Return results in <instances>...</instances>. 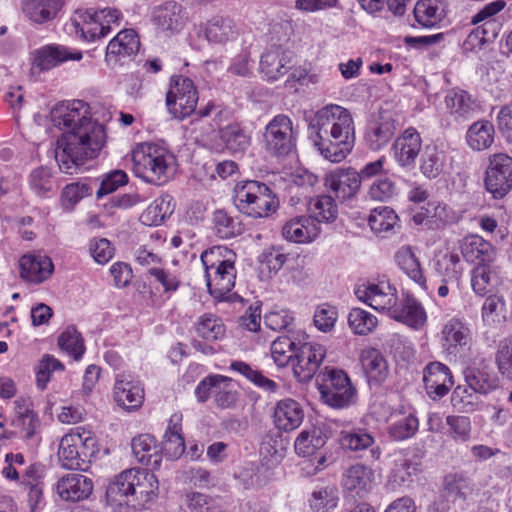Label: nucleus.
Listing matches in <instances>:
<instances>
[{"label": "nucleus", "instance_id": "40", "mask_svg": "<svg viewBox=\"0 0 512 512\" xmlns=\"http://www.w3.org/2000/svg\"><path fill=\"white\" fill-rule=\"evenodd\" d=\"M361 363L370 382L380 384L387 377V362L377 349L364 350L361 355Z\"/></svg>", "mask_w": 512, "mask_h": 512}, {"label": "nucleus", "instance_id": "46", "mask_svg": "<svg viewBox=\"0 0 512 512\" xmlns=\"http://www.w3.org/2000/svg\"><path fill=\"white\" fill-rule=\"evenodd\" d=\"M445 104L452 115L461 118H468L470 113L475 110V103L471 100L470 95L460 89H452L445 96Z\"/></svg>", "mask_w": 512, "mask_h": 512}, {"label": "nucleus", "instance_id": "62", "mask_svg": "<svg viewBox=\"0 0 512 512\" xmlns=\"http://www.w3.org/2000/svg\"><path fill=\"white\" fill-rule=\"evenodd\" d=\"M169 202L165 198L155 199L140 215L139 220L146 226H157L168 213Z\"/></svg>", "mask_w": 512, "mask_h": 512}, {"label": "nucleus", "instance_id": "17", "mask_svg": "<svg viewBox=\"0 0 512 512\" xmlns=\"http://www.w3.org/2000/svg\"><path fill=\"white\" fill-rule=\"evenodd\" d=\"M293 55L281 46L268 48L260 59V72L267 81H276L290 69Z\"/></svg>", "mask_w": 512, "mask_h": 512}, {"label": "nucleus", "instance_id": "18", "mask_svg": "<svg viewBox=\"0 0 512 512\" xmlns=\"http://www.w3.org/2000/svg\"><path fill=\"white\" fill-rule=\"evenodd\" d=\"M55 490L62 500L77 502L90 496L93 491V482L85 475L69 473L57 481Z\"/></svg>", "mask_w": 512, "mask_h": 512}, {"label": "nucleus", "instance_id": "28", "mask_svg": "<svg viewBox=\"0 0 512 512\" xmlns=\"http://www.w3.org/2000/svg\"><path fill=\"white\" fill-rule=\"evenodd\" d=\"M132 452L139 463L156 469L161 464V450L154 436L141 434L134 437L131 443Z\"/></svg>", "mask_w": 512, "mask_h": 512}, {"label": "nucleus", "instance_id": "29", "mask_svg": "<svg viewBox=\"0 0 512 512\" xmlns=\"http://www.w3.org/2000/svg\"><path fill=\"white\" fill-rule=\"evenodd\" d=\"M399 269L422 290H427V281L423 273L419 259L416 257L411 247H401L394 256Z\"/></svg>", "mask_w": 512, "mask_h": 512}, {"label": "nucleus", "instance_id": "24", "mask_svg": "<svg viewBox=\"0 0 512 512\" xmlns=\"http://www.w3.org/2000/svg\"><path fill=\"white\" fill-rule=\"evenodd\" d=\"M134 468L124 470L115 476L106 489V498L110 505H129L133 498Z\"/></svg>", "mask_w": 512, "mask_h": 512}, {"label": "nucleus", "instance_id": "11", "mask_svg": "<svg viewBox=\"0 0 512 512\" xmlns=\"http://www.w3.org/2000/svg\"><path fill=\"white\" fill-rule=\"evenodd\" d=\"M485 174L486 189L495 198L504 197L512 188V158L502 153L493 155Z\"/></svg>", "mask_w": 512, "mask_h": 512}, {"label": "nucleus", "instance_id": "54", "mask_svg": "<svg viewBox=\"0 0 512 512\" xmlns=\"http://www.w3.org/2000/svg\"><path fill=\"white\" fill-rule=\"evenodd\" d=\"M348 324L355 334L367 335L377 327L378 320L364 309L353 308L348 315Z\"/></svg>", "mask_w": 512, "mask_h": 512}, {"label": "nucleus", "instance_id": "48", "mask_svg": "<svg viewBox=\"0 0 512 512\" xmlns=\"http://www.w3.org/2000/svg\"><path fill=\"white\" fill-rule=\"evenodd\" d=\"M397 214L387 206H379L371 210L368 224L376 234H384L392 231L397 224Z\"/></svg>", "mask_w": 512, "mask_h": 512}, {"label": "nucleus", "instance_id": "1", "mask_svg": "<svg viewBox=\"0 0 512 512\" xmlns=\"http://www.w3.org/2000/svg\"><path fill=\"white\" fill-rule=\"evenodd\" d=\"M51 121L63 130L55 159L61 172L73 175L87 160L96 158L106 143L102 124L92 119L90 106L82 100L59 103L51 110Z\"/></svg>", "mask_w": 512, "mask_h": 512}, {"label": "nucleus", "instance_id": "44", "mask_svg": "<svg viewBox=\"0 0 512 512\" xmlns=\"http://www.w3.org/2000/svg\"><path fill=\"white\" fill-rule=\"evenodd\" d=\"M461 250L464 259L471 264H475L471 271V287L473 291L478 295V270L480 267V262H477L480 259V240L478 235L471 234L466 236L463 239Z\"/></svg>", "mask_w": 512, "mask_h": 512}, {"label": "nucleus", "instance_id": "25", "mask_svg": "<svg viewBox=\"0 0 512 512\" xmlns=\"http://www.w3.org/2000/svg\"><path fill=\"white\" fill-rule=\"evenodd\" d=\"M320 229L308 216H295L282 227L284 239L294 243H306L313 241L319 234Z\"/></svg>", "mask_w": 512, "mask_h": 512}, {"label": "nucleus", "instance_id": "63", "mask_svg": "<svg viewBox=\"0 0 512 512\" xmlns=\"http://www.w3.org/2000/svg\"><path fill=\"white\" fill-rule=\"evenodd\" d=\"M337 318V308L324 303L316 307L313 322L319 331L327 333L334 328Z\"/></svg>", "mask_w": 512, "mask_h": 512}, {"label": "nucleus", "instance_id": "59", "mask_svg": "<svg viewBox=\"0 0 512 512\" xmlns=\"http://www.w3.org/2000/svg\"><path fill=\"white\" fill-rule=\"evenodd\" d=\"M443 491L453 500L465 498L471 491L470 480L461 474H448L444 477Z\"/></svg>", "mask_w": 512, "mask_h": 512}, {"label": "nucleus", "instance_id": "9", "mask_svg": "<svg viewBox=\"0 0 512 512\" xmlns=\"http://www.w3.org/2000/svg\"><path fill=\"white\" fill-rule=\"evenodd\" d=\"M267 152L275 156L288 155L295 146L293 123L289 116L276 115L265 127L263 134Z\"/></svg>", "mask_w": 512, "mask_h": 512}, {"label": "nucleus", "instance_id": "19", "mask_svg": "<svg viewBox=\"0 0 512 512\" xmlns=\"http://www.w3.org/2000/svg\"><path fill=\"white\" fill-rule=\"evenodd\" d=\"M396 129L395 119L388 113H380L368 124L365 142L371 150H381L393 138Z\"/></svg>", "mask_w": 512, "mask_h": 512}, {"label": "nucleus", "instance_id": "61", "mask_svg": "<svg viewBox=\"0 0 512 512\" xmlns=\"http://www.w3.org/2000/svg\"><path fill=\"white\" fill-rule=\"evenodd\" d=\"M495 363L499 373L503 377L512 380V336L499 342Z\"/></svg>", "mask_w": 512, "mask_h": 512}, {"label": "nucleus", "instance_id": "64", "mask_svg": "<svg viewBox=\"0 0 512 512\" xmlns=\"http://www.w3.org/2000/svg\"><path fill=\"white\" fill-rule=\"evenodd\" d=\"M419 422L414 415H408L389 426V435L397 441L413 436L418 430Z\"/></svg>", "mask_w": 512, "mask_h": 512}, {"label": "nucleus", "instance_id": "26", "mask_svg": "<svg viewBox=\"0 0 512 512\" xmlns=\"http://www.w3.org/2000/svg\"><path fill=\"white\" fill-rule=\"evenodd\" d=\"M273 417L276 427L287 432L301 425L304 411L297 401L286 398L277 402Z\"/></svg>", "mask_w": 512, "mask_h": 512}, {"label": "nucleus", "instance_id": "51", "mask_svg": "<svg viewBox=\"0 0 512 512\" xmlns=\"http://www.w3.org/2000/svg\"><path fill=\"white\" fill-rule=\"evenodd\" d=\"M214 230L221 239H231L240 235L243 227L236 218L227 214L224 210H217L213 214Z\"/></svg>", "mask_w": 512, "mask_h": 512}, {"label": "nucleus", "instance_id": "32", "mask_svg": "<svg viewBox=\"0 0 512 512\" xmlns=\"http://www.w3.org/2000/svg\"><path fill=\"white\" fill-rule=\"evenodd\" d=\"M155 19L162 30L176 32L183 29L188 16L182 5L168 1L159 7Z\"/></svg>", "mask_w": 512, "mask_h": 512}, {"label": "nucleus", "instance_id": "38", "mask_svg": "<svg viewBox=\"0 0 512 512\" xmlns=\"http://www.w3.org/2000/svg\"><path fill=\"white\" fill-rule=\"evenodd\" d=\"M181 416L174 414L169 420L164 434L162 451L170 459L179 458L185 451L184 438L181 435Z\"/></svg>", "mask_w": 512, "mask_h": 512}, {"label": "nucleus", "instance_id": "57", "mask_svg": "<svg viewBox=\"0 0 512 512\" xmlns=\"http://www.w3.org/2000/svg\"><path fill=\"white\" fill-rule=\"evenodd\" d=\"M58 345L62 350L73 356L75 360H79L85 351L81 334L73 326L67 327L60 334L58 337Z\"/></svg>", "mask_w": 512, "mask_h": 512}, {"label": "nucleus", "instance_id": "34", "mask_svg": "<svg viewBox=\"0 0 512 512\" xmlns=\"http://www.w3.org/2000/svg\"><path fill=\"white\" fill-rule=\"evenodd\" d=\"M421 471V463L404 457L394 461L388 477V486L396 490L400 487H407L413 481L414 477Z\"/></svg>", "mask_w": 512, "mask_h": 512}, {"label": "nucleus", "instance_id": "21", "mask_svg": "<svg viewBox=\"0 0 512 512\" xmlns=\"http://www.w3.org/2000/svg\"><path fill=\"white\" fill-rule=\"evenodd\" d=\"M423 381L433 399L445 396L454 384L450 369L440 362H432L425 368Z\"/></svg>", "mask_w": 512, "mask_h": 512}, {"label": "nucleus", "instance_id": "41", "mask_svg": "<svg viewBox=\"0 0 512 512\" xmlns=\"http://www.w3.org/2000/svg\"><path fill=\"white\" fill-rule=\"evenodd\" d=\"M204 32L209 42L224 43L235 38L238 31L232 19L215 16L208 21Z\"/></svg>", "mask_w": 512, "mask_h": 512}, {"label": "nucleus", "instance_id": "35", "mask_svg": "<svg viewBox=\"0 0 512 512\" xmlns=\"http://www.w3.org/2000/svg\"><path fill=\"white\" fill-rule=\"evenodd\" d=\"M62 0H23L24 14L35 23L52 20L61 9Z\"/></svg>", "mask_w": 512, "mask_h": 512}, {"label": "nucleus", "instance_id": "4", "mask_svg": "<svg viewBox=\"0 0 512 512\" xmlns=\"http://www.w3.org/2000/svg\"><path fill=\"white\" fill-rule=\"evenodd\" d=\"M131 157L135 175L148 183H165L173 171L174 156L158 145L138 144Z\"/></svg>", "mask_w": 512, "mask_h": 512}, {"label": "nucleus", "instance_id": "56", "mask_svg": "<svg viewBox=\"0 0 512 512\" xmlns=\"http://www.w3.org/2000/svg\"><path fill=\"white\" fill-rule=\"evenodd\" d=\"M222 381H217L214 391V403L218 408L230 409L238 401L239 393L233 388L232 379L222 375Z\"/></svg>", "mask_w": 512, "mask_h": 512}, {"label": "nucleus", "instance_id": "30", "mask_svg": "<svg viewBox=\"0 0 512 512\" xmlns=\"http://www.w3.org/2000/svg\"><path fill=\"white\" fill-rule=\"evenodd\" d=\"M373 479L374 473L371 468L356 464L345 471L342 482L345 489L362 497L371 490Z\"/></svg>", "mask_w": 512, "mask_h": 512}, {"label": "nucleus", "instance_id": "27", "mask_svg": "<svg viewBox=\"0 0 512 512\" xmlns=\"http://www.w3.org/2000/svg\"><path fill=\"white\" fill-rule=\"evenodd\" d=\"M389 315L393 319L416 329L422 327L427 320L422 305L410 295H407L399 306L395 304Z\"/></svg>", "mask_w": 512, "mask_h": 512}, {"label": "nucleus", "instance_id": "13", "mask_svg": "<svg viewBox=\"0 0 512 512\" xmlns=\"http://www.w3.org/2000/svg\"><path fill=\"white\" fill-rule=\"evenodd\" d=\"M324 185L336 199L341 201L355 197L361 187L358 171L351 167L338 168L326 174Z\"/></svg>", "mask_w": 512, "mask_h": 512}, {"label": "nucleus", "instance_id": "8", "mask_svg": "<svg viewBox=\"0 0 512 512\" xmlns=\"http://www.w3.org/2000/svg\"><path fill=\"white\" fill-rule=\"evenodd\" d=\"M198 99L197 88L190 78L183 75L170 78L166 107L173 118L182 120L194 113Z\"/></svg>", "mask_w": 512, "mask_h": 512}, {"label": "nucleus", "instance_id": "16", "mask_svg": "<svg viewBox=\"0 0 512 512\" xmlns=\"http://www.w3.org/2000/svg\"><path fill=\"white\" fill-rule=\"evenodd\" d=\"M114 399L119 406L128 411L137 410L143 404L144 389L130 374L120 373L114 384Z\"/></svg>", "mask_w": 512, "mask_h": 512}, {"label": "nucleus", "instance_id": "31", "mask_svg": "<svg viewBox=\"0 0 512 512\" xmlns=\"http://www.w3.org/2000/svg\"><path fill=\"white\" fill-rule=\"evenodd\" d=\"M301 338H307V336L305 333L297 332L279 336L272 342L271 356L277 366L285 367L290 362L293 364Z\"/></svg>", "mask_w": 512, "mask_h": 512}, {"label": "nucleus", "instance_id": "43", "mask_svg": "<svg viewBox=\"0 0 512 512\" xmlns=\"http://www.w3.org/2000/svg\"><path fill=\"white\" fill-rule=\"evenodd\" d=\"M326 443V436L318 428L303 430L295 440V451L298 455L307 457L316 453Z\"/></svg>", "mask_w": 512, "mask_h": 512}, {"label": "nucleus", "instance_id": "20", "mask_svg": "<svg viewBox=\"0 0 512 512\" xmlns=\"http://www.w3.org/2000/svg\"><path fill=\"white\" fill-rule=\"evenodd\" d=\"M82 53L67 46L50 44L34 52L33 65L40 71L50 70L68 60H80Z\"/></svg>", "mask_w": 512, "mask_h": 512}, {"label": "nucleus", "instance_id": "45", "mask_svg": "<svg viewBox=\"0 0 512 512\" xmlns=\"http://www.w3.org/2000/svg\"><path fill=\"white\" fill-rule=\"evenodd\" d=\"M444 346L457 347L466 346L471 339L470 329L459 319H450L442 329Z\"/></svg>", "mask_w": 512, "mask_h": 512}, {"label": "nucleus", "instance_id": "2", "mask_svg": "<svg viewBox=\"0 0 512 512\" xmlns=\"http://www.w3.org/2000/svg\"><path fill=\"white\" fill-rule=\"evenodd\" d=\"M309 136L326 159L335 163L342 161L355 141L351 113L336 104L321 108L310 121Z\"/></svg>", "mask_w": 512, "mask_h": 512}, {"label": "nucleus", "instance_id": "15", "mask_svg": "<svg viewBox=\"0 0 512 512\" xmlns=\"http://www.w3.org/2000/svg\"><path fill=\"white\" fill-rule=\"evenodd\" d=\"M465 384L455 388L451 396L454 408L462 412L475 411L480 399V382L475 368L468 367L464 370Z\"/></svg>", "mask_w": 512, "mask_h": 512}, {"label": "nucleus", "instance_id": "12", "mask_svg": "<svg viewBox=\"0 0 512 512\" xmlns=\"http://www.w3.org/2000/svg\"><path fill=\"white\" fill-rule=\"evenodd\" d=\"M357 298L378 311H387L389 314L397 304L396 288L388 281H368L358 285L355 289Z\"/></svg>", "mask_w": 512, "mask_h": 512}, {"label": "nucleus", "instance_id": "39", "mask_svg": "<svg viewBox=\"0 0 512 512\" xmlns=\"http://www.w3.org/2000/svg\"><path fill=\"white\" fill-rule=\"evenodd\" d=\"M140 48L138 35L133 29H125L109 42L106 49V56H131L136 54Z\"/></svg>", "mask_w": 512, "mask_h": 512}, {"label": "nucleus", "instance_id": "6", "mask_svg": "<svg viewBox=\"0 0 512 512\" xmlns=\"http://www.w3.org/2000/svg\"><path fill=\"white\" fill-rule=\"evenodd\" d=\"M96 440L91 431L83 427L71 429L59 444L58 459L62 467L70 470H85L86 458L95 451Z\"/></svg>", "mask_w": 512, "mask_h": 512}, {"label": "nucleus", "instance_id": "36", "mask_svg": "<svg viewBox=\"0 0 512 512\" xmlns=\"http://www.w3.org/2000/svg\"><path fill=\"white\" fill-rule=\"evenodd\" d=\"M309 218L317 223H332L338 217V206L331 195L312 197L308 203Z\"/></svg>", "mask_w": 512, "mask_h": 512}, {"label": "nucleus", "instance_id": "23", "mask_svg": "<svg viewBox=\"0 0 512 512\" xmlns=\"http://www.w3.org/2000/svg\"><path fill=\"white\" fill-rule=\"evenodd\" d=\"M21 278L39 284L47 280L54 270L52 260L41 254H25L19 260Z\"/></svg>", "mask_w": 512, "mask_h": 512}, {"label": "nucleus", "instance_id": "7", "mask_svg": "<svg viewBox=\"0 0 512 512\" xmlns=\"http://www.w3.org/2000/svg\"><path fill=\"white\" fill-rule=\"evenodd\" d=\"M317 381L321 399L327 405L344 408L354 402L356 390L343 370L325 367Z\"/></svg>", "mask_w": 512, "mask_h": 512}, {"label": "nucleus", "instance_id": "33", "mask_svg": "<svg viewBox=\"0 0 512 512\" xmlns=\"http://www.w3.org/2000/svg\"><path fill=\"white\" fill-rule=\"evenodd\" d=\"M102 19V14L87 11L79 15V20H74L76 32L80 33L81 37L88 41H95L105 37L110 32L111 27L105 25Z\"/></svg>", "mask_w": 512, "mask_h": 512}, {"label": "nucleus", "instance_id": "60", "mask_svg": "<svg viewBox=\"0 0 512 512\" xmlns=\"http://www.w3.org/2000/svg\"><path fill=\"white\" fill-rule=\"evenodd\" d=\"M293 323V314L283 308H274L264 316V324L273 331L286 330L289 334H292L294 333L292 331Z\"/></svg>", "mask_w": 512, "mask_h": 512}, {"label": "nucleus", "instance_id": "52", "mask_svg": "<svg viewBox=\"0 0 512 512\" xmlns=\"http://www.w3.org/2000/svg\"><path fill=\"white\" fill-rule=\"evenodd\" d=\"M505 6L504 0H495L482 8V43L497 37L500 26L490 18L503 10Z\"/></svg>", "mask_w": 512, "mask_h": 512}, {"label": "nucleus", "instance_id": "49", "mask_svg": "<svg viewBox=\"0 0 512 512\" xmlns=\"http://www.w3.org/2000/svg\"><path fill=\"white\" fill-rule=\"evenodd\" d=\"M196 333L206 341H217L225 335V326L222 320L214 314H204L196 323Z\"/></svg>", "mask_w": 512, "mask_h": 512}, {"label": "nucleus", "instance_id": "3", "mask_svg": "<svg viewBox=\"0 0 512 512\" xmlns=\"http://www.w3.org/2000/svg\"><path fill=\"white\" fill-rule=\"evenodd\" d=\"M235 254L224 246H214L201 254L209 293L217 300H231L235 285Z\"/></svg>", "mask_w": 512, "mask_h": 512}, {"label": "nucleus", "instance_id": "55", "mask_svg": "<svg viewBox=\"0 0 512 512\" xmlns=\"http://www.w3.org/2000/svg\"><path fill=\"white\" fill-rule=\"evenodd\" d=\"M340 444L344 449L361 451L373 446L374 437L361 428L342 431L340 434Z\"/></svg>", "mask_w": 512, "mask_h": 512}, {"label": "nucleus", "instance_id": "22", "mask_svg": "<svg viewBox=\"0 0 512 512\" xmlns=\"http://www.w3.org/2000/svg\"><path fill=\"white\" fill-rule=\"evenodd\" d=\"M134 473L132 505L146 508L158 497V479L147 469L134 468Z\"/></svg>", "mask_w": 512, "mask_h": 512}, {"label": "nucleus", "instance_id": "5", "mask_svg": "<svg viewBox=\"0 0 512 512\" xmlns=\"http://www.w3.org/2000/svg\"><path fill=\"white\" fill-rule=\"evenodd\" d=\"M234 204L241 213L253 219L268 218L279 208L276 194L265 183L255 180L237 185Z\"/></svg>", "mask_w": 512, "mask_h": 512}, {"label": "nucleus", "instance_id": "53", "mask_svg": "<svg viewBox=\"0 0 512 512\" xmlns=\"http://www.w3.org/2000/svg\"><path fill=\"white\" fill-rule=\"evenodd\" d=\"M482 319L489 324L501 325L507 319L504 299L498 295H490L482 305Z\"/></svg>", "mask_w": 512, "mask_h": 512}, {"label": "nucleus", "instance_id": "58", "mask_svg": "<svg viewBox=\"0 0 512 512\" xmlns=\"http://www.w3.org/2000/svg\"><path fill=\"white\" fill-rule=\"evenodd\" d=\"M337 491L330 487H324L312 493L309 500L313 512H331L338 504Z\"/></svg>", "mask_w": 512, "mask_h": 512}, {"label": "nucleus", "instance_id": "50", "mask_svg": "<svg viewBox=\"0 0 512 512\" xmlns=\"http://www.w3.org/2000/svg\"><path fill=\"white\" fill-rule=\"evenodd\" d=\"M267 469L262 465L253 462L244 464L235 474L236 479L245 489L261 487L266 484L268 477Z\"/></svg>", "mask_w": 512, "mask_h": 512}, {"label": "nucleus", "instance_id": "42", "mask_svg": "<svg viewBox=\"0 0 512 512\" xmlns=\"http://www.w3.org/2000/svg\"><path fill=\"white\" fill-rule=\"evenodd\" d=\"M445 154L435 145H426L420 158V172L428 179L437 178L443 171Z\"/></svg>", "mask_w": 512, "mask_h": 512}, {"label": "nucleus", "instance_id": "14", "mask_svg": "<svg viewBox=\"0 0 512 512\" xmlns=\"http://www.w3.org/2000/svg\"><path fill=\"white\" fill-rule=\"evenodd\" d=\"M422 149V138L414 127L406 128L392 145L394 159L402 168L411 169Z\"/></svg>", "mask_w": 512, "mask_h": 512}, {"label": "nucleus", "instance_id": "10", "mask_svg": "<svg viewBox=\"0 0 512 512\" xmlns=\"http://www.w3.org/2000/svg\"><path fill=\"white\" fill-rule=\"evenodd\" d=\"M301 338L293 359V373L299 382H308L318 371L326 356V348Z\"/></svg>", "mask_w": 512, "mask_h": 512}, {"label": "nucleus", "instance_id": "47", "mask_svg": "<svg viewBox=\"0 0 512 512\" xmlns=\"http://www.w3.org/2000/svg\"><path fill=\"white\" fill-rule=\"evenodd\" d=\"M226 148L232 152H244L250 145V137L238 124L228 125L219 131Z\"/></svg>", "mask_w": 512, "mask_h": 512}, {"label": "nucleus", "instance_id": "37", "mask_svg": "<svg viewBox=\"0 0 512 512\" xmlns=\"http://www.w3.org/2000/svg\"><path fill=\"white\" fill-rule=\"evenodd\" d=\"M447 5L444 0H420L414 8L417 22L424 27H433L446 15Z\"/></svg>", "mask_w": 512, "mask_h": 512}]
</instances>
